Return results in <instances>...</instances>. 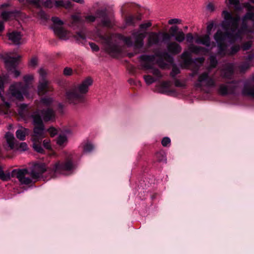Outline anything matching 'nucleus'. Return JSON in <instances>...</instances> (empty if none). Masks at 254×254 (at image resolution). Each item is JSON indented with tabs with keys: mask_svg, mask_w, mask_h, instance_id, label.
<instances>
[{
	"mask_svg": "<svg viewBox=\"0 0 254 254\" xmlns=\"http://www.w3.org/2000/svg\"><path fill=\"white\" fill-rule=\"evenodd\" d=\"M244 6L246 8L247 12L242 18L240 28H238L239 16H233L232 13L227 10H223L222 12L223 20L221 26L226 31L224 33L218 30L214 35V39L217 44V54L221 57L228 54L225 40L228 39L232 43L241 39L243 34L254 32V6L248 2L244 3Z\"/></svg>",
	"mask_w": 254,
	"mask_h": 254,
	"instance_id": "f257e3e1",
	"label": "nucleus"
},
{
	"mask_svg": "<svg viewBox=\"0 0 254 254\" xmlns=\"http://www.w3.org/2000/svg\"><path fill=\"white\" fill-rule=\"evenodd\" d=\"M92 83V79L88 77L79 84L74 85L67 89L65 93V101L73 105L85 103L86 101L85 95L88 92L89 87Z\"/></svg>",
	"mask_w": 254,
	"mask_h": 254,
	"instance_id": "f03ea898",
	"label": "nucleus"
},
{
	"mask_svg": "<svg viewBox=\"0 0 254 254\" xmlns=\"http://www.w3.org/2000/svg\"><path fill=\"white\" fill-rule=\"evenodd\" d=\"M51 170H47L44 163H35L30 168V173L27 169H14L12 171V176H15L21 184L29 185L32 183V180L29 177H26V175H30L32 179H37L47 171L50 175V178H52L51 174L49 171Z\"/></svg>",
	"mask_w": 254,
	"mask_h": 254,
	"instance_id": "7ed1b4c3",
	"label": "nucleus"
},
{
	"mask_svg": "<svg viewBox=\"0 0 254 254\" xmlns=\"http://www.w3.org/2000/svg\"><path fill=\"white\" fill-rule=\"evenodd\" d=\"M33 79L34 76L32 74L25 75L23 77L24 84L22 82L13 83L10 86L6 96L11 100L14 99L21 100L24 95L28 94L30 88L33 87Z\"/></svg>",
	"mask_w": 254,
	"mask_h": 254,
	"instance_id": "20e7f679",
	"label": "nucleus"
},
{
	"mask_svg": "<svg viewBox=\"0 0 254 254\" xmlns=\"http://www.w3.org/2000/svg\"><path fill=\"white\" fill-rule=\"evenodd\" d=\"M156 57L164 59L169 64H171L173 63V57L166 52L153 55H143L139 57V59L141 65L143 68L145 69H151V72L157 78H160L162 77V74L160 70L157 68H152Z\"/></svg>",
	"mask_w": 254,
	"mask_h": 254,
	"instance_id": "39448f33",
	"label": "nucleus"
},
{
	"mask_svg": "<svg viewBox=\"0 0 254 254\" xmlns=\"http://www.w3.org/2000/svg\"><path fill=\"white\" fill-rule=\"evenodd\" d=\"M39 79L37 87V92L39 95L51 92L54 90L53 86L50 81L47 79V71L43 68H40L38 70Z\"/></svg>",
	"mask_w": 254,
	"mask_h": 254,
	"instance_id": "423d86ee",
	"label": "nucleus"
},
{
	"mask_svg": "<svg viewBox=\"0 0 254 254\" xmlns=\"http://www.w3.org/2000/svg\"><path fill=\"white\" fill-rule=\"evenodd\" d=\"M74 168L72 158L68 157L64 162H58L53 167L52 170H49L51 178H56L59 174H63L64 171H71Z\"/></svg>",
	"mask_w": 254,
	"mask_h": 254,
	"instance_id": "0eeeda50",
	"label": "nucleus"
},
{
	"mask_svg": "<svg viewBox=\"0 0 254 254\" xmlns=\"http://www.w3.org/2000/svg\"><path fill=\"white\" fill-rule=\"evenodd\" d=\"M193 39H194L195 43L203 45L207 48H210V50H211L215 46L214 43L211 42L210 38L208 35H204L202 36L196 35L193 37L192 34L190 33L187 34L186 40L188 43H192Z\"/></svg>",
	"mask_w": 254,
	"mask_h": 254,
	"instance_id": "6e6552de",
	"label": "nucleus"
},
{
	"mask_svg": "<svg viewBox=\"0 0 254 254\" xmlns=\"http://www.w3.org/2000/svg\"><path fill=\"white\" fill-rule=\"evenodd\" d=\"M209 71L200 74L194 84L196 88L203 89L204 87L211 88L216 86V82L212 76H209Z\"/></svg>",
	"mask_w": 254,
	"mask_h": 254,
	"instance_id": "1a4fd4ad",
	"label": "nucleus"
},
{
	"mask_svg": "<svg viewBox=\"0 0 254 254\" xmlns=\"http://www.w3.org/2000/svg\"><path fill=\"white\" fill-rule=\"evenodd\" d=\"M96 16L94 15L87 14L82 17L80 14H73L71 16L72 21L70 25L71 27L74 26L83 25L85 23L94 22L96 19Z\"/></svg>",
	"mask_w": 254,
	"mask_h": 254,
	"instance_id": "9d476101",
	"label": "nucleus"
},
{
	"mask_svg": "<svg viewBox=\"0 0 254 254\" xmlns=\"http://www.w3.org/2000/svg\"><path fill=\"white\" fill-rule=\"evenodd\" d=\"M105 50L107 53L112 57H116L121 52V48L117 45L112 43V37L110 36H102Z\"/></svg>",
	"mask_w": 254,
	"mask_h": 254,
	"instance_id": "9b49d317",
	"label": "nucleus"
},
{
	"mask_svg": "<svg viewBox=\"0 0 254 254\" xmlns=\"http://www.w3.org/2000/svg\"><path fill=\"white\" fill-rule=\"evenodd\" d=\"M21 56H18L16 57L7 56L4 58V63L6 68L8 70L14 69L12 71V73L13 76L16 78L18 77L20 74V72L19 70L15 69V68L18 64V62Z\"/></svg>",
	"mask_w": 254,
	"mask_h": 254,
	"instance_id": "f8f14e48",
	"label": "nucleus"
},
{
	"mask_svg": "<svg viewBox=\"0 0 254 254\" xmlns=\"http://www.w3.org/2000/svg\"><path fill=\"white\" fill-rule=\"evenodd\" d=\"M96 14L97 17L102 18L101 23L102 26L111 28L115 25L114 19L108 17L106 9L97 10Z\"/></svg>",
	"mask_w": 254,
	"mask_h": 254,
	"instance_id": "ddd939ff",
	"label": "nucleus"
},
{
	"mask_svg": "<svg viewBox=\"0 0 254 254\" xmlns=\"http://www.w3.org/2000/svg\"><path fill=\"white\" fill-rule=\"evenodd\" d=\"M239 81H232L229 85L222 84L220 85L218 91L222 95H226L228 94H233L238 88Z\"/></svg>",
	"mask_w": 254,
	"mask_h": 254,
	"instance_id": "4468645a",
	"label": "nucleus"
},
{
	"mask_svg": "<svg viewBox=\"0 0 254 254\" xmlns=\"http://www.w3.org/2000/svg\"><path fill=\"white\" fill-rule=\"evenodd\" d=\"M46 137L45 126H35L33 128V133L32 135V141H42V139Z\"/></svg>",
	"mask_w": 254,
	"mask_h": 254,
	"instance_id": "2eb2a0df",
	"label": "nucleus"
},
{
	"mask_svg": "<svg viewBox=\"0 0 254 254\" xmlns=\"http://www.w3.org/2000/svg\"><path fill=\"white\" fill-rule=\"evenodd\" d=\"M4 92V79L0 77V98L3 102V104L0 106V115L7 113L8 109L10 108V104L4 101V98L2 95Z\"/></svg>",
	"mask_w": 254,
	"mask_h": 254,
	"instance_id": "dca6fc26",
	"label": "nucleus"
},
{
	"mask_svg": "<svg viewBox=\"0 0 254 254\" xmlns=\"http://www.w3.org/2000/svg\"><path fill=\"white\" fill-rule=\"evenodd\" d=\"M242 92L245 95L254 98V76L245 82Z\"/></svg>",
	"mask_w": 254,
	"mask_h": 254,
	"instance_id": "f3484780",
	"label": "nucleus"
},
{
	"mask_svg": "<svg viewBox=\"0 0 254 254\" xmlns=\"http://www.w3.org/2000/svg\"><path fill=\"white\" fill-rule=\"evenodd\" d=\"M161 33L151 32L147 38V45L150 47L159 44L160 42Z\"/></svg>",
	"mask_w": 254,
	"mask_h": 254,
	"instance_id": "a211bd4d",
	"label": "nucleus"
},
{
	"mask_svg": "<svg viewBox=\"0 0 254 254\" xmlns=\"http://www.w3.org/2000/svg\"><path fill=\"white\" fill-rule=\"evenodd\" d=\"M132 36L134 38V46L136 48H141L143 45V39L145 37L144 35L138 32H133L132 33Z\"/></svg>",
	"mask_w": 254,
	"mask_h": 254,
	"instance_id": "6ab92c4d",
	"label": "nucleus"
},
{
	"mask_svg": "<svg viewBox=\"0 0 254 254\" xmlns=\"http://www.w3.org/2000/svg\"><path fill=\"white\" fill-rule=\"evenodd\" d=\"M234 65L233 64H226L222 69L221 76L223 78L231 79L234 72Z\"/></svg>",
	"mask_w": 254,
	"mask_h": 254,
	"instance_id": "aec40b11",
	"label": "nucleus"
},
{
	"mask_svg": "<svg viewBox=\"0 0 254 254\" xmlns=\"http://www.w3.org/2000/svg\"><path fill=\"white\" fill-rule=\"evenodd\" d=\"M42 118L45 122L53 121L55 119V111L51 108L41 111Z\"/></svg>",
	"mask_w": 254,
	"mask_h": 254,
	"instance_id": "412c9836",
	"label": "nucleus"
},
{
	"mask_svg": "<svg viewBox=\"0 0 254 254\" xmlns=\"http://www.w3.org/2000/svg\"><path fill=\"white\" fill-rule=\"evenodd\" d=\"M52 28L55 34L60 39L66 40L68 38L69 32L64 30L62 27L54 26Z\"/></svg>",
	"mask_w": 254,
	"mask_h": 254,
	"instance_id": "4be33fe9",
	"label": "nucleus"
},
{
	"mask_svg": "<svg viewBox=\"0 0 254 254\" xmlns=\"http://www.w3.org/2000/svg\"><path fill=\"white\" fill-rule=\"evenodd\" d=\"M41 114V111L38 110L33 112L31 114V118L32 119V123L34 126L44 125Z\"/></svg>",
	"mask_w": 254,
	"mask_h": 254,
	"instance_id": "5701e85b",
	"label": "nucleus"
},
{
	"mask_svg": "<svg viewBox=\"0 0 254 254\" xmlns=\"http://www.w3.org/2000/svg\"><path fill=\"white\" fill-rule=\"evenodd\" d=\"M167 48L169 53L174 55L180 53L182 51L181 46L175 42L169 43Z\"/></svg>",
	"mask_w": 254,
	"mask_h": 254,
	"instance_id": "b1692460",
	"label": "nucleus"
},
{
	"mask_svg": "<svg viewBox=\"0 0 254 254\" xmlns=\"http://www.w3.org/2000/svg\"><path fill=\"white\" fill-rule=\"evenodd\" d=\"M181 58L183 60L182 64L185 68H189L193 63V60L190 58V55L187 51L183 53Z\"/></svg>",
	"mask_w": 254,
	"mask_h": 254,
	"instance_id": "393cba45",
	"label": "nucleus"
},
{
	"mask_svg": "<svg viewBox=\"0 0 254 254\" xmlns=\"http://www.w3.org/2000/svg\"><path fill=\"white\" fill-rule=\"evenodd\" d=\"M5 138L10 149H14L17 146V141L15 139L13 134L10 132H7L5 134Z\"/></svg>",
	"mask_w": 254,
	"mask_h": 254,
	"instance_id": "a878e982",
	"label": "nucleus"
},
{
	"mask_svg": "<svg viewBox=\"0 0 254 254\" xmlns=\"http://www.w3.org/2000/svg\"><path fill=\"white\" fill-rule=\"evenodd\" d=\"M188 49L191 53L198 55L200 53L205 54L208 52V49L204 47L190 44L188 47Z\"/></svg>",
	"mask_w": 254,
	"mask_h": 254,
	"instance_id": "bb28decb",
	"label": "nucleus"
},
{
	"mask_svg": "<svg viewBox=\"0 0 254 254\" xmlns=\"http://www.w3.org/2000/svg\"><path fill=\"white\" fill-rule=\"evenodd\" d=\"M8 39L12 43L16 45L20 44V41L21 39L22 35L21 33L17 31H13L7 34Z\"/></svg>",
	"mask_w": 254,
	"mask_h": 254,
	"instance_id": "cd10ccee",
	"label": "nucleus"
},
{
	"mask_svg": "<svg viewBox=\"0 0 254 254\" xmlns=\"http://www.w3.org/2000/svg\"><path fill=\"white\" fill-rule=\"evenodd\" d=\"M29 129L22 127H20L15 132L16 137L20 140L23 141L25 137L29 134Z\"/></svg>",
	"mask_w": 254,
	"mask_h": 254,
	"instance_id": "c85d7f7f",
	"label": "nucleus"
},
{
	"mask_svg": "<svg viewBox=\"0 0 254 254\" xmlns=\"http://www.w3.org/2000/svg\"><path fill=\"white\" fill-rule=\"evenodd\" d=\"M141 19L140 15H129L126 18V23L127 25H135V23Z\"/></svg>",
	"mask_w": 254,
	"mask_h": 254,
	"instance_id": "c756f323",
	"label": "nucleus"
},
{
	"mask_svg": "<svg viewBox=\"0 0 254 254\" xmlns=\"http://www.w3.org/2000/svg\"><path fill=\"white\" fill-rule=\"evenodd\" d=\"M171 36L174 37L176 41L180 43L183 42L185 39V33L182 30H179L176 33H172Z\"/></svg>",
	"mask_w": 254,
	"mask_h": 254,
	"instance_id": "7c9ffc66",
	"label": "nucleus"
},
{
	"mask_svg": "<svg viewBox=\"0 0 254 254\" xmlns=\"http://www.w3.org/2000/svg\"><path fill=\"white\" fill-rule=\"evenodd\" d=\"M118 38L123 41L128 46L131 47L133 45V43L130 37H125L122 35H118Z\"/></svg>",
	"mask_w": 254,
	"mask_h": 254,
	"instance_id": "2f4dec72",
	"label": "nucleus"
},
{
	"mask_svg": "<svg viewBox=\"0 0 254 254\" xmlns=\"http://www.w3.org/2000/svg\"><path fill=\"white\" fill-rule=\"evenodd\" d=\"M67 141V138L65 135L60 134L57 139V143L60 146H64Z\"/></svg>",
	"mask_w": 254,
	"mask_h": 254,
	"instance_id": "473e14b6",
	"label": "nucleus"
},
{
	"mask_svg": "<svg viewBox=\"0 0 254 254\" xmlns=\"http://www.w3.org/2000/svg\"><path fill=\"white\" fill-rule=\"evenodd\" d=\"M253 56L252 55H250L248 57V62L243 63L239 67L240 71L241 72L245 71L246 69H247L250 66L249 62L253 59Z\"/></svg>",
	"mask_w": 254,
	"mask_h": 254,
	"instance_id": "72a5a7b5",
	"label": "nucleus"
},
{
	"mask_svg": "<svg viewBox=\"0 0 254 254\" xmlns=\"http://www.w3.org/2000/svg\"><path fill=\"white\" fill-rule=\"evenodd\" d=\"M209 60L210 61V64L208 67V71H210L211 68L215 67L217 64L218 61L216 59V57L214 55H211L209 57Z\"/></svg>",
	"mask_w": 254,
	"mask_h": 254,
	"instance_id": "f704fd0d",
	"label": "nucleus"
},
{
	"mask_svg": "<svg viewBox=\"0 0 254 254\" xmlns=\"http://www.w3.org/2000/svg\"><path fill=\"white\" fill-rule=\"evenodd\" d=\"M33 142V147L35 151L38 153H43L44 152V149L41 146L42 141L38 142L37 141H32Z\"/></svg>",
	"mask_w": 254,
	"mask_h": 254,
	"instance_id": "c9c22d12",
	"label": "nucleus"
},
{
	"mask_svg": "<svg viewBox=\"0 0 254 254\" xmlns=\"http://www.w3.org/2000/svg\"><path fill=\"white\" fill-rule=\"evenodd\" d=\"M171 81H165L162 82L160 84V88L162 90V93H166L168 92V89L171 86Z\"/></svg>",
	"mask_w": 254,
	"mask_h": 254,
	"instance_id": "e433bc0d",
	"label": "nucleus"
},
{
	"mask_svg": "<svg viewBox=\"0 0 254 254\" xmlns=\"http://www.w3.org/2000/svg\"><path fill=\"white\" fill-rule=\"evenodd\" d=\"M157 161L166 162L167 159L165 152L161 151L157 152L155 155Z\"/></svg>",
	"mask_w": 254,
	"mask_h": 254,
	"instance_id": "4c0bfd02",
	"label": "nucleus"
},
{
	"mask_svg": "<svg viewBox=\"0 0 254 254\" xmlns=\"http://www.w3.org/2000/svg\"><path fill=\"white\" fill-rule=\"evenodd\" d=\"M40 102L45 106H49L53 102V99L51 97H44L41 99Z\"/></svg>",
	"mask_w": 254,
	"mask_h": 254,
	"instance_id": "58836bf2",
	"label": "nucleus"
},
{
	"mask_svg": "<svg viewBox=\"0 0 254 254\" xmlns=\"http://www.w3.org/2000/svg\"><path fill=\"white\" fill-rule=\"evenodd\" d=\"M143 78H144V80L145 83L147 85H150V84H152L153 83L155 82L157 80L156 78L153 77L152 76H151L150 75H144Z\"/></svg>",
	"mask_w": 254,
	"mask_h": 254,
	"instance_id": "ea45409f",
	"label": "nucleus"
},
{
	"mask_svg": "<svg viewBox=\"0 0 254 254\" xmlns=\"http://www.w3.org/2000/svg\"><path fill=\"white\" fill-rule=\"evenodd\" d=\"M27 105L24 104H21L19 107L18 114L20 116L23 117L25 116L27 113Z\"/></svg>",
	"mask_w": 254,
	"mask_h": 254,
	"instance_id": "a19ab883",
	"label": "nucleus"
},
{
	"mask_svg": "<svg viewBox=\"0 0 254 254\" xmlns=\"http://www.w3.org/2000/svg\"><path fill=\"white\" fill-rule=\"evenodd\" d=\"M0 179L3 181H7L10 179V175L9 173H5L2 170H0Z\"/></svg>",
	"mask_w": 254,
	"mask_h": 254,
	"instance_id": "79ce46f5",
	"label": "nucleus"
},
{
	"mask_svg": "<svg viewBox=\"0 0 254 254\" xmlns=\"http://www.w3.org/2000/svg\"><path fill=\"white\" fill-rule=\"evenodd\" d=\"M41 6L51 8L54 6V2L51 0H41Z\"/></svg>",
	"mask_w": 254,
	"mask_h": 254,
	"instance_id": "37998d69",
	"label": "nucleus"
},
{
	"mask_svg": "<svg viewBox=\"0 0 254 254\" xmlns=\"http://www.w3.org/2000/svg\"><path fill=\"white\" fill-rule=\"evenodd\" d=\"M14 13V11H3L1 13V16L4 20L6 21L10 18Z\"/></svg>",
	"mask_w": 254,
	"mask_h": 254,
	"instance_id": "c03bdc74",
	"label": "nucleus"
},
{
	"mask_svg": "<svg viewBox=\"0 0 254 254\" xmlns=\"http://www.w3.org/2000/svg\"><path fill=\"white\" fill-rule=\"evenodd\" d=\"M240 49V47L239 45H235L231 48V51L228 52V55H233L237 53Z\"/></svg>",
	"mask_w": 254,
	"mask_h": 254,
	"instance_id": "a18cd8bd",
	"label": "nucleus"
},
{
	"mask_svg": "<svg viewBox=\"0 0 254 254\" xmlns=\"http://www.w3.org/2000/svg\"><path fill=\"white\" fill-rule=\"evenodd\" d=\"M93 148L94 146L92 144L87 143L83 147V151L86 153L90 152L93 149Z\"/></svg>",
	"mask_w": 254,
	"mask_h": 254,
	"instance_id": "49530a36",
	"label": "nucleus"
},
{
	"mask_svg": "<svg viewBox=\"0 0 254 254\" xmlns=\"http://www.w3.org/2000/svg\"><path fill=\"white\" fill-rule=\"evenodd\" d=\"M52 21L55 24V26H60L63 25L64 22L59 17H53L52 18Z\"/></svg>",
	"mask_w": 254,
	"mask_h": 254,
	"instance_id": "de8ad7c7",
	"label": "nucleus"
},
{
	"mask_svg": "<svg viewBox=\"0 0 254 254\" xmlns=\"http://www.w3.org/2000/svg\"><path fill=\"white\" fill-rule=\"evenodd\" d=\"M30 4L35 5L37 7H41V0H27Z\"/></svg>",
	"mask_w": 254,
	"mask_h": 254,
	"instance_id": "09e8293b",
	"label": "nucleus"
},
{
	"mask_svg": "<svg viewBox=\"0 0 254 254\" xmlns=\"http://www.w3.org/2000/svg\"><path fill=\"white\" fill-rule=\"evenodd\" d=\"M38 63V59L36 57H33L29 61V65L33 67H35Z\"/></svg>",
	"mask_w": 254,
	"mask_h": 254,
	"instance_id": "8fccbe9b",
	"label": "nucleus"
},
{
	"mask_svg": "<svg viewBox=\"0 0 254 254\" xmlns=\"http://www.w3.org/2000/svg\"><path fill=\"white\" fill-rule=\"evenodd\" d=\"M171 140L168 137H164L161 141V144L164 147H167L170 145Z\"/></svg>",
	"mask_w": 254,
	"mask_h": 254,
	"instance_id": "3c124183",
	"label": "nucleus"
},
{
	"mask_svg": "<svg viewBox=\"0 0 254 254\" xmlns=\"http://www.w3.org/2000/svg\"><path fill=\"white\" fill-rule=\"evenodd\" d=\"M168 23L169 25H173V24H180L182 23V20L179 18H173L170 19Z\"/></svg>",
	"mask_w": 254,
	"mask_h": 254,
	"instance_id": "603ef678",
	"label": "nucleus"
},
{
	"mask_svg": "<svg viewBox=\"0 0 254 254\" xmlns=\"http://www.w3.org/2000/svg\"><path fill=\"white\" fill-rule=\"evenodd\" d=\"M152 25V23L150 21H148L146 22H144L141 24L139 25V28L140 29H147L149 27H151Z\"/></svg>",
	"mask_w": 254,
	"mask_h": 254,
	"instance_id": "864d4df0",
	"label": "nucleus"
},
{
	"mask_svg": "<svg viewBox=\"0 0 254 254\" xmlns=\"http://www.w3.org/2000/svg\"><path fill=\"white\" fill-rule=\"evenodd\" d=\"M180 71L179 68H178L177 67L174 66H173V67L172 68V71L170 73V75L172 77H175L176 75H177L178 74H179L180 73Z\"/></svg>",
	"mask_w": 254,
	"mask_h": 254,
	"instance_id": "5fc2aeb1",
	"label": "nucleus"
},
{
	"mask_svg": "<svg viewBox=\"0 0 254 254\" xmlns=\"http://www.w3.org/2000/svg\"><path fill=\"white\" fill-rule=\"evenodd\" d=\"M48 131L50 133L51 137H54L58 133V130L54 127H50Z\"/></svg>",
	"mask_w": 254,
	"mask_h": 254,
	"instance_id": "6e6d98bb",
	"label": "nucleus"
},
{
	"mask_svg": "<svg viewBox=\"0 0 254 254\" xmlns=\"http://www.w3.org/2000/svg\"><path fill=\"white\" fill-rule=\"evenodd\" d=\"M156 63L158 64V66L162 68H165L167 66V64L165 63L162 59H159L157 61Z\"/></svg>",
	"mask_w": 254,
	"mask_h": 254,
	"instance_id": "4d7b16f0",
	"label": "nucleus"
},
{
	"mask_svg": "<svg viewBox=\"0 0 254 254\" xmlns=\"http://www.w3.org/2000/svg\"><path fill=\"white\" fill-rule=\"evenodd\" d=\"M63 73L65 76H70L72 74V69L71 68L66 67L64 68Z\"/></svg>",
	"mask_w": 254,
	"mask_h": 254,
	"instance_id": "13d9d810",
	"label": "nucleus"
},
{
	"mask_svg": "<svg viewBox=\"0 0 254 254\" xmlns=\"http://www.w3.org/2000/svg\"><path fill=\"white\" fill-rule=\"evenodd\" d=\"M206 7L207 11L213 12L215 10V6L212 2H210L207 4Z\"/></svg>",
	"mask_w": 254,
	"mask_h": 254,
	"instance_id": "bf43d9fd",
	"label": "nucleus"
},
{
	"mask_svg": "<svg viewBox=\"0 0 254 254\" xmlns=\"http://www.w3.org/2000/svg\"><path fill=\"white\" fill-rule=\"evenodd\" d=\"M174 84L176 87H185L186 86V83L184 82L181 81L179 79H176L175 80Z\"/></svg>",
	"mask_w": 254,
	"mask_h": 254,
	"instance_id": "052dcab7",
	"label": "nucleus"
},
{
	"mask_svg": "<svg viewBox=\"0 0 254 254\" xmlns=\"http://www.w3.org/2000/svg\"><path fill=\"white\" fill-rule=\"evenodd\" d=\"M64 1L63 0H56L54 3V6L56 8L64 7Z\"/></svg>",
	"mask_w": 254,
	"mask_h": 254,
	"instance_id": "680f3d73",
	"label": "nucleus"
},
{
	"mask_svg": "<svg viewBox=\"0 0 254 254\" xmlns=\"http://www.w3.org/2000/svg\"><path fill=\"white\" fill-rule=\"evenodd\" d=\"M214 25V22L213 21H210L208 23V25L207 26V32L208 33L207 35H208L209 36L210 32H211V30L212 29Z\"/></svg>",
	"mask_w": 254,
	"mask_h": 254,
	"instance_id": "e2e57ef3",
	"label": "nucleus"
},
{
	"mask_svg": "<svg viewBox=\"0 0 254 254\" xmlns=\"http://www.w3.org/2000/svg\"><path fill=\"white\" fill-rule=\"evenodd\" d=\"M43 146L45 148L48 149H51V141L49 139H45L43 141Z\"/></svg>",
	"mask_w": 254,
	"mask_h": 254,
	"instance_id": "0e129e2a",
	"label": "nucleus"
},
{
	"mask_svg": "<svg viewBox=\"0 0 254 254\" xmlns=\"http://www.w3.org/2000/svg\"><path fill=\"white\" fill-rule=\"evenodd\" d=\"M27 144L25 142H21L19 144L18 149L21 151H25L27 149Z\"/></svg>",
	"mask_w": 254,
	"mask_h": 254,
	"instance_id": "69168bd1",
	"label": "nucleus"
},
{
	"mask_svg": "<svg viewBox=\"0 0 254 254\" xmlns=\"http://www.w3.org/2000/svg\"><path fill=\"white\" fill-rule=\"evenodd\" d=\"M251 46H252L251 42H247L243 44V45L242 46V49H243V50L246 51V50H248L249 49H250Z\"/></svg>",
	"mask_w": 254,
	"mask_h": 254,
	"instance_id": "338daca9",
	"label": "nucleus"
},
{
	"mask_svg": "<svg viewBox=\"0 0 254 254\" xmlns=\"http://www.w3.org/2000/svg\"><path fill=\"white\" fill-rule=\"evenodd\" d=\"M89 45L93 51L97 52L99 50V47L94 43H89Z\"/></svg>",
	"mask_w": 254,
	"mask_h": 254,
	"instance_id": "774afa93",
	"label": "nucleus"
}]
</instances>
